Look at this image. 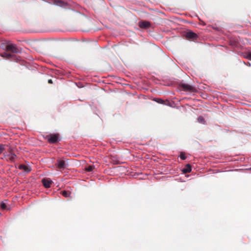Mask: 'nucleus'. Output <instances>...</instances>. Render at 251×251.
Masks as SVG:
<instances>
[{"instance_id": "nucleus-8", "label": "nucleus", "mask_w": 251, "mask_h": 251, "mask_svg": "<svg viewBox=\"0 0 251 251\" xmlns=\"http://www.w3.org/2000/svg\"><path fill=\"white\" fill-rule=\"evenodd\" d=\"M62 194L65 197H70V196L71 193L68 192H67L66 191H64L62 192Z\"/></svg>"}, {"instance_id": "nucleus-12", "label": "nucleus", "mask_w": 251, "mask_h": 251, "mask_svg": "<svg viewBox=\"0 0 251 251\" xmlns=\"http://www.w3.org/2000/svg\"><path fill=\"white\" fill-rule=\"evenodd\" d=\"M1 207L3 209H5L6 208V204L4 203H2L1 204Z\"/></svg>"}, {"instance_id": "nucleus-13", "label": "nucleus", "mask_w": 251, "mask_h": 251, "mask_svg": "<svg viewBox=\"0 0 251 251\" xmlns=\"http://www.w3.org/2000/svg\"><path fill=\"white\" fill-rule=\"evenodd\" d=\"M180 157L182 159H185V156L183 153H181L180 155Z\"/></svg>"}, {"instance_id": "nucleus-9", "label": "nucleus", "mask_w": 251, "mask_h": 251, "mask_svg": "<svg viewBox=\"0 0 251 251\" xmlns=\"http://www.w3.org/2000/svg\"><path fill=\"white\" fill-rule=\"evenodd\" d=\"M16 156L15 154H10L9 155V159L11 160V161H13L15 158H16Z\"/></svg>"}, {"instance_id": "nucleus-2", "label": "nucleus", "mask_w": 251, "mask_h": 251, "mask_svg": "<svg viewBox=\"0 0 251 251\" xmlns=\"http://www.w3.org/2000/svg\"><path fill=\"white\" fill-rule=\"evenodd\" d=\"M42 182L46 188H49L51 184V181L46 179H43Z\"/></svg>"}, {"instance_id": "nucleus-16", "label": "nucleus", "mask_w": 251, "mask_h": 251, "mask_svg": "<svg viewBox=\"0 0 251 251\" xmlns=\"http://www.w3.org/2000/svg\"><path fill=\"white\" fill-rule=\"evenodd\" d=\"M199 121H200V120H201V122H202V119L200 118V119H199Z\"/></svg>"}, {"instance_id": "nucleus-1", "label": "nucleus", "mask_w": 251, "mask_h": 251, "mask_svg": "<svg viewBox=\"0 0 251 251\" xmlns=\"http://www.w3.org/2000/svg\"><path fill=\"white\" fill-rule=\"evenodd\" d=\"M59 139L58 134H50L48 137V140L50 143H54L56 142Z\"/></svg>"}, {"instance_id": "nucleus-10", "label": "nucleus", "mask_w": 251, "mask_h": 251, "mask_svg": "<svg viewBox=\"0 0 251 251\" xmlns=\"http://www.w3.org/2000/svg\"><path fill=\"white\" fill-rule=\"evenodd\" d=\"M93 169V167L92 166H89L88 167L85 168V170L89 172L92 171Z\"/></svg>"}, {"instance_id": "nucleus-3", "label": "nucleus", "mask_w": 251, "mask_h": 251, "mask_svg": "<svg viewBox=\"0 0 251 251\" xmlns=\"http://www.w3.org/2000/svg\"><path fill=\"white\" fill-rule=\"evenodd\" d=\"M186 37L188 38H194L196 35L192 31H188L186 33Z\"/></svg>"}, {"instance_id": "nucleus-6", "label": "nucleus", "mask_w": 251, "mask_h": 251, "mask_svg": "<svg viewBox=\"0 0 251 251\" xmlns=\"http://www.w3.org/2000/svg\"><path fill=\"white\" fill-rule=\"evenodd\" d=\"M191 167L190 165L187 164L185 168L183 169L182 171L184 173H187L191 172Z\"/></svg>"}, {"instance_id": "nucleus-4", "label": "nucleus", "mask_w": 251, "mask_h": 251, "mask_svg": "<svg viewBox=\"0 0 251 251\" xmlns=\"http://www.w3.org/2000/svg\"><path fill=\"white\" fill-rule=\"evenodd\" d=\"M19 169L23 170L25 172H29L30 171V168L26 165H20L19 167Z\"/></svg>"}, {"instance_id": "nucleus-15", "label": "nucleus", "mask_w": 251, "mask_h": 251, "mask_svg": "<svg viewBox=\"0 0 251 251\" xmlns=\"http://www.w3.org/2000/svg\"><path fill=\"white\" fill-rule=\"evenodd\" d=\"M9 47L12 49V47H14V46L13 45H10Z\"/></svg>"}, {"instance_id": "nucleus-7", "label": "nucleus", "mask_w": 251, "mask_h": 251, "mask_svg": "<svg viewBox=\"0 0 251 251\" xmlns=\"http://www.w3.org/2000/svg\"><path fill=\"white\" fill-rule=\"evenodd\" d=\"M149 25V24L148 22H140L139 23V26L141 27H148Z\"/></svg>"}, {"instance_id": "nucleus-14", "label": "nucleus", "mask_w": 251, "mask_h": 251, "mask_svg": "<svg viewBox=\"0 0 251 251\" xmlns=\"http://www.w3.org/2000/svg\"><path fill=\"white\" fill-rule=\"evenodd\" d=\"M48 82H49V83H52V80H51V79H49V80H48Z\"/></svg>"}, {"instance_id": "nucleus-11", "label": "nucleus", "mask_w": 251, "mask_h": 251, "mask_svg": "<svg viewBox=\"0 0 251 251\" xmlns=\"http://www.w3.org/2000/svg\"><path fill=\"white\" fill-rule=\"evenodd\" d=\"M4 149V146L2 145H0V154L3 151Z\"/></svg>"}, {"instance_id": "nucleus-5", "label": "nucleus", "mask_w": 251, "mask_h": 251, "mask_svg": "<svg viewBox=\"0 0 251 251\" xmlns=\"http://www.w3.org/2000/svg\"><path fill=\"white\" fill-rule=\"evenodd\" d=\"M66 165L65 162L63 160H59L58 161V167L59 168H64L66 167Z\"/></svg>"}]
</instances>
